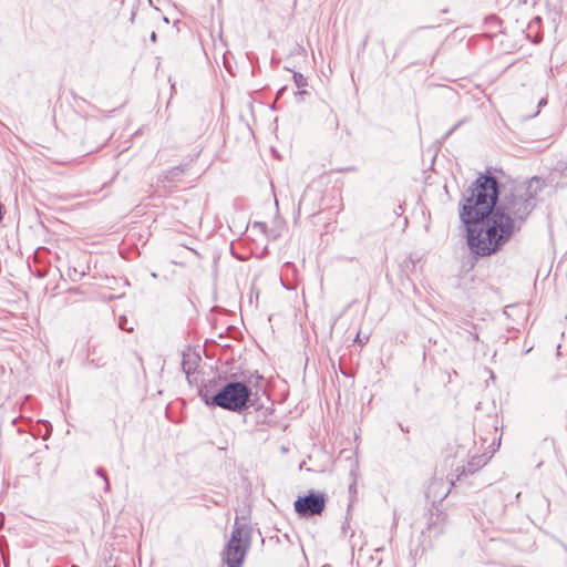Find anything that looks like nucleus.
<instances>
[{"label":"nucleus","instance_id":"nucleus-1","mask_svg":"<svg viewBox=\"0 0 567 567\" xmlns=\"http://www.w3.org/2000/svg\"><path fill=\"white\" fill-rule=\"evenodd\" d=\"M545 187V178L533 176L501 193L495 176L480 175L460 212L471 252L476 257H487L501 250L535 209L538 195Z\"/></svg>","mask_w":567,"mask_h":567},{"label":"nucleus","instance_id":"nucleus-2","mask_svg":"<svg viewBox=\"0 0 567 567\" xmlns=\"http://www.w3.org/2000/svg\"><path fill=\"white\" fill-rule=\"evenodd\" d=\"M251 388L241 381H226L218 393L212 396L214 406L234 413H241L251 406Z\"/></svg>","mask_w":567,"mask_h":567},{"label":"nucleus","instance_id":"nucleus-3","mask_svg":"<svg viewBox=\"0 0 567 567\" xmlns=\"http://www.w3.org/2000/svg\"><path fill=\"white\" fill-rule=\"evenodd\" d=\"M251 534L252 528L249 525L239 523L238 518L235 519L230 539L223 553V560L228 567H241L251 545Z\"/></svg>","mask_w":567,"mask_h":567},{"label":"nucleus","instance_id":"nucleus-4","mask_svg":"<svg viewBox=\"0 0 567 567\" xmlns=\"http://www.w3.org/2000/svg\"><path fill=\"white\" fill-rule=\"evenodd\" d=\"M327 501L328 498L324 493L310 491L307 495L299 496L295 501L293 507L299 517L309 518L321 515L326 508Z\"/></svg>","mask_w":567,"mask_h":567},{"label":"nucleus","instance_id":"nucleus-5","mask_svg":"<svg viewBox=\"0 0 567 567\" xmlns=\"http://www.w3.org/2000/svg\"><path fill=\"white\" fill-rule=\"evenodd\" d=\"M223 383L224 382L221 381L220 378H214L209 380L207 383H204L199 386L198 396L206 405L214 406V403L212 402L210 398L218 393V390L220 389Z\"/></svg>","mask_w":567,"mask_h":567},{"label":"nucleus","instance_id":"nucleus-6","mask_svg":"<svg viewBox=\"0 0 567 567\" xmlns=\"http://www.w3.org/2000/svg\"><path fill=\"white\" fill-rule=\"evenodd\" d=\"M547 186L564 187L567 185V164L558 162L547 178Z\"/></svg>","mask_w":567,"mask_h":567},{"label":"nucleus","instance_id":"nucleus-7","mask_svg":"<svg viewBox=\"0 0 567 567\" xmlns=\"http://www.w3.org/2000/svg\"><path fill=\"white\" fill-rule=\"evenodd\" d=\"M447 515L442 511L432 512L427 522L426 530L430 536H437L443 533Z\"/></svg>","mask_w":567,"mask_h":567},{"label":"nucleus","instance_id":"nucleus-8","mask_svg":"<svg viewBox=\"0 0 567 567\" xmlns=\"http://www.w3.org/2000/svg\"><path fill=\"white\" fill-rule=\"evenodd\" d=\"M486 463L487 458L484 454L471 457L467 464L462 466V470H460V467L456 468V471L460 472L457 478L460 480L462 476L474 474L480 468H482Z\"/></svg>","mask_w":567,"mask_h":567},{"label":"nucleus","instance_id":"nucleus-9","mask_svg":"<svg viewBox=\"0 0 567 567\" xmlns=\"http://www.w3.org/2000/svg\"><path fill=\"white\" fill-rule=\"evenodd\" d=\"M188 165H178L172 167L163 174V181L168 183L169 186H176L181 181L182 175L185 173Z\"/></svg>","mask_w":567,"mask_h":567},{"label":"nucleus","instance_id":"nucleus-10","mask_svg":"<svg viewBox=\"0 0 567 567\" xmlns=\"http://www.w3.org/2000/svg\"><path fill=\"white\" fill-rule=\"evenodd\" d=\"M293 82L296 84V86L299 89V91L296 93L297 97L299 100H302L303 95L308 94V92L306 90H303V87H306L308 85V80L306 76H303V74L299 73V72H293Z\"/></svg>","mask_w":567,"mask_h":567},{"label":"nucleus","instance_id":"nucleus-11","mask_svg":"<svg viewBox=\"0 0 567 567\" xmlns=\"http://www.w3.org/2000/svg\"><path fill=\"white\" fill-rule=\"evenodd\" d=\"M200 360L198 357L197 358H194V359H190V358H187L185 354L183 357V361H182V369L183 371L189 375L190 373H193L196 369V364H197V361Z\"/></svg>","mask_w":567,"mask_h":567},{"label":"nucleus","instance_id":"nucleus-12","mask_svg":"<svg viewBox=\"0 0 567 567\" xmlns=\"http://www.w3.org/2000/svg\"><path fill=\"white\" fill-rule=\"evenodd\" d=\"M95 473H96L97 476L103 478V481H104V491L105 492H110L111 486H110V482H109V478H107V475H106L105 471L102 467H97Z\"/></svg>","mask_w":567,"mask_h":567},{"label":"nucleus","instance_id":"nucleus-13","mask_svg":"<svg viewBox=\"0 0 567 567\" xmlns=\"http://www.w3.org/2000/svg\"><path fill=\"white\" fill-rule=\"evenodd\" d=\"M127 318L125 316H121L118 318V327L120 329L124 330V331H133V328L132 327H127Z\"/></svg>","mask_w":567,"mask_h":567},{"label":"nucleus","instance_id":"nucleus-14","mask_svg":"<svg viewBox=\"0 0 567 567\" xmlns=\"http://www.w3.org/2000/svg\"><path fill=\"white\" fill-rule=\"evenodd\" d=\"M368 341H369V336L362 337L360 332H358L354 338V342L358 343L359 346H364Z\"/></svg>","mask_w":567,"mask_h":567},{"label":"nucleus","instance_id":"nucleus-15","mask_svg":"<svg viewBox=\"0 0 567 567\" xmlns=\"http://www.w3.org/2000/svg\"><path fill=\"white\" fill-rule=\"evenodd\" d=\"M285 91H286V86H282L281 89H279L276 97L279 99Z\"/></svg>","mask_w":567,"mask_h":567},{"label":"nucleus","instance_id":"nucleus-16","mask_svg":"<svg viewBox=\"0 0 567 567\" xmlns=\"http://www.w3.org/2000/svg\"><path fill=\"white\" fill-rule=\"evenodd\" d=\"M547 104V100L546 99H542L539 102H538V109L546 105Z\"/></svg>","mask_w":567,"mask_h":567},{"label":"nucleus","instance_id":"nucleus-17","mask_svg":"<svg viewBox=\"0 0 567 567\" xmlns=\"http://www.w3.org/2000/svg\"><path fill=\"white\" fill-rule=\"evenodd\" d=\"M457 127V125H455L454 127H452L444 136V138H447L453 132L454 130Z\"/></svg>","mask_w":567,"mask_h":567},{"label":"nucleus","instance_id":"nucleus-18","mask_svg":"<svg viewBox=\"0 0 567 567\" xmlns=\"http://www.w3.org/2000/svg\"><path fill=\"white\" fill-rule=\"evenodd\" d=\"M2 218H3V206L0 203V221L2 220Z\"/></svg>","mask_w":567,"mask_h":567},{"label":"nucleus","instance_id":"nucleus-19","mask_svg":"<svg viewBox=\"0 0 567 567\" xmlns=\"http://www.w3.org/2000/svg\"><path fill=\"white\" fill-rule=\"evenodd\" d=\"M151 39H152L153 41H155V40H156V33H155V32H153V33H152Z\"/></svg>","mask_w":567,"mask_h":567},{"label":"nucleus","instance_id":"nucleus-20","mask_svg":"<svg viewBox=\"0 0 567 567\" xmlns=\"http://www.w3.org/2000/svg\"><path fill=\"white\" fill-rule=\"evenodd\" d=\"M399 426H400V429H401L402 431H404V432H409L408 430H404V429H403V425H401V424H400Z\"/></svg>","mask_w":567,"mask_h":567},{"label":"nucleus","instance_id":"nucleus-21","mask_svg":"<svg viewBox=\"0 0 567 567\" xmlns=\"http://www.w3.org/2000/svg\"><path fill=\"white\" fill-rule=\"evenodd\" d=\"M535 21L539 22V21H540V18H539V17H536V18H535Z\"/></svg>","mask_w":567,"mask_h":567},{"label":"nucleus","instance_id":"nucleus-22","mask_svg":"<svg viewBox=\"0 0 567 567\" xmlns=\"http://www.w3.org/2000/svg\"><path fill=\"white\" fill-rule=\"evenodd\" d=\"M474 340H477L478 339V336L477 334H474L473 336Z\"/></svg>","mask_w":567,"mask_h":567}]
</instances>
